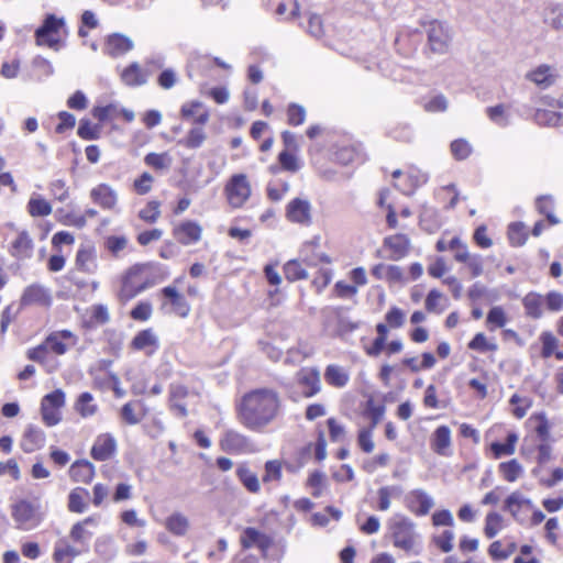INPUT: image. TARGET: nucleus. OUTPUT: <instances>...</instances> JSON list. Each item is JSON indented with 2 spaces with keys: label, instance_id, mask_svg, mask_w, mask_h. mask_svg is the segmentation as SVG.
Masks as SVG:
<instances>
[{
  "label": "nucleus",
  "instance_id": "49530a36",
  "mask_svg": "<svg viewBox=\"0 0 563 563\" xmlns=\"http://www.w3.org/2000/svg\"><path fill=\"white\" fill-rule=\"evenodd\" d=\"M306 110L298 103H290L287 108V122L290 125L297 126L305 122Z\"/></svg>",
  "mask_w": 563,
  "mask_h": 563
},
{
  "label": "nucleus",
  "instance_id": "5fc2aeb1",
  "mask_svg": "<svg viewBox=\"0 0 563 563\" xmlns=\"http://www.w3.org/2000/svg\"><path fill=\"white\" fill-rule=\"evenodd\" d=\"M161 203L158 201L152 200L147 203V206L140 211V218L148 223H154L158 219Z\"/></svg>",
  "mask_w": 563,
  "mask_h": 563
},
{
  "label": "nucleus",
  "instance_id": "1a4fd4ad",
  "mask_svg": "<svg viewBox=\"0 0 563 563\" xmlns=\"http://www.w3.org/2000/svg\"><path fill=\"white\" fill-rule=\"evenodd\" d=\"M52 302V297L44 286L40 284H32L27 286L20 299L21 308L38 305V306H49Z\"/></svg>",
  "mask_w": 563,
  "mask_h": 563
},
{
  "label": "nucleus",
  "instance_id": "4c0bfd02",
  "mask_svg": "<svg viewBox=\"0 0 563 563\" xmlns=\"http://www.w3.org/2000/svg\"><path fill=\"white\" fill-rule=\"evenodd\" d=\"M499 472L507 482H515L520 477L523 470L520 463L516 459H512L508 462L500 463Z\"/></svg>",
  "mask_w": 563,
  "mask_h": 563
},
{
  "label": "nucleus",
  "instance_id": "4d7b16f0",
  "mask_svg": "<svg viewBox=\"0 0 563 563\" xmlns=\"http://www.w3.org/2000/svg\"><path fill=\"white\" fill-rule=\"evenodd\" d=\"M501 516L497 512H489L486 516L484 532L487 538L492 539L498 533V527L501 522Z\"/></svg>",
  "mask_w": 563,
  "mask_h": 563
},
{
  "label": "nucleus",
  "instance_id": "b1692460",
  "mask_svg": "<svg viewBox=\"0 0 563 563\" xmlns=\"http://www.w3.org/2000/svg\"><path fill=\"white\" fill-rule=\"evenodd\" d=\"M166 529L174 536L184 537L189 530V520L181 512H174L166 518Z\"/></svg>",
  "mask_w": 563,
  "mask_h": 563
},
{
  "label": "nucleus",
  "instance_id": "a878e982",
  "mask_svg": "<svg viewBox=\"0 0 563 563\" xmlns=\"http://www.w3.org/2000/svg\"><path fill=\"white\" fill-rule=\"evenodd\" d=\"M451 445V430L446 426H440L433 433L432 448L440 455L445 454V450Z\"/></svg>",
  "mask_w": 563,
  "mask_h": 563
},
{
  "label": "nucleus",
  "instance_id": "9d476101",
  "mask_svg": "<svg viewBox=\"0 0 563 563\" xmlns=\"http://www.w3.org/2000/svg\"><path fill=\"white\" fill-rule=\"evenodd\" d=\"M202 228L198 222L187 220L174 228V238L183 245L197 243L201 239Z\"/></svg>",
  "mask_w": 563,
  "mask_h": 563
},
{
  "label": "nucleus",
  "instance_id": "c9c22d12",
  "mask_svg": "<svg viewBox=\"0 0 563 563\" xmlns=\"http://www.w3.org/2000/svg\"><path fill=\"white\" fill-rule=\"evenodd\" d=\"M131 345L137 351L144 350L147 346H156L157 338L152 329L142 330L133 338Z\"/></svg>",
  "mask_w": 563,
  "mask_h": 563
},
{
  "label": "nucleus",
  "instance_id": "bf43d9fd",
  "mask_svg": "<svg viewBox=\"0 0 563 563\" xmlns=\"http://www.w3.org/2000/svg\"><path fill=\"white\" fill-rule=\"evenodd\" d=\"M261 531H258L256 528L247 527L243 530V533L241 536V545L244 549H250L252 547H255L257 543V540L261 536Z\"/></svg>",
  "mask_w": 563,
  "mask_h": 563
},
{
  "label": "nucleus",
  "instance_id": "de8ad7c7",
  "mask_svg": "<svg viewBox=\"0 0 563 563\" xmlns=\"http://www.w3.org/2000/svg\"><path fill=\"white\" fill-rule=\"evenodd\" d=\"M451 153L454 158L463 161L471 155L472 146L466 140L457 139L451 143Z\"/></svg>",
  "mask_w": 563,
  "mask_h": 563
},
{
  "label": "nucleus",
  "instance_id": "69168bd1",
  "mask_svg": "<svg viewBox=\"0 0 563 563\" xmlns=\"http://www.w3.org/2000/svg\"><path fill=\"white\" fill-rule=\"evenodd\" d=\"M282 476V466L277 461H267L265 463V475L263 482L278 481Z\"/></svg>",
  "mask_w": 563,
  "mask_h": 563
},
{
  "label": "nucleus",
  "instance_id": "7ed1b4c3",
  "mask_svg": "<svg viewBox=\"0 0 563 563\" xmlns=\"http://www.w3.org/2000/svg\"><path fill=\"white\" fill-rule=\"evenodd\" d=\"M12 518L16 527L22 530H31L40 525L42 515L40 504L21 499L12 506Z\"/></svg>",
  "mask_w": 563,
  "mask_h": 563
},
{
  "label": "nucleus",
  "instance_id": "3c124183",
  "mask_svg": "<svg viewBox=\"0 0 563 563\" xmlns=\"http://www.w3.org/2000/svg\"><path fill=\"white\" fill-rule=\"evenodd\" d=\"M65 404V394L62 389H56L47 395H45L42 399V407H49L54 409H59Z\"/></svg>",
  "mask_w": 563,
  "mask_h": 563
},
{
  "label": "nucleus",
  "instance_id": "09e8293b",
  "mask_svg": "<svg viewBox=\"0 0 563 563\" xmlns=\"http://www.w3.org/2000/svg\"><path fill=\"white\" fill-rule=\"evenodd\" d=\"M384 412H385V407L383 405L376 406L374 404L373 399H369L366 401L365 413L371 419V426H369L371 429H374L379 423V421L382 420V418L384 416Z\"/></svg>",
  "mask_w": 563,
  "mask_h": 563
},
{
  "label": "nucleus",
  "instance_id": "5701e85b",
  "mask_svg": "<svg viewBox=\"0 0 563 563\" xmlns=\"http://www.w3.org/2000/svg\"><path fill=\"white\" fill-rule=\"evenodd\" d=\"M84 550H79L66 541L60 540L55 544L53 560L56 563H73V560L78 556Z\"/></svg>",
  "mask_w": 563,
  "mask_h": 563
},
{
  "label": "nucleus",
  "instance_id": "4468645a",
  "mask_svg": "<svg viewBox=\"0 0 563 563\" xmlns=\"http://www.w3.org/2000/svg\"><path fill=\"white\" fill-rule=\"evenodd\" d=\"M151 75L148 69H142L137 62L131 63L121 73V80L128 87H140L147 82Z\"/></svg>",
  "mask_w": 563,
  "mask_h": 563
},
{
  "label": "nucleus",
  "instance_id": "473e14b6",
  "mask_svg": "<svg viewBox=\"0 0 563 563\" xmlns=\"http://www.w3.org/2000/svg\"><path fill=\"white\" fill-rule=\"evenodd\" d=\"M324 378L331 386L344 387L349 382V375L338 365H329L324 372Z\"/></svg>",
  "mask_w": 563,
  "mask_h": 563
},
{
  "label": "nucleus",
  "instance_id": "ea45409f",
  "mask_svg": "<svg viewBox=\"0 0 563 563\" xmlns=\"http://www.w3.org/2000/svg\"><path fill=\"white\" fill-rule=\"evenodd\" d=\"M508 239L512 246H522L526 243L528 234L522 222H514L509 225Z\"/></svg>",
  "mask_w": 563,
  "mask_h": 563
},
{
  "label": "nucleus",
  "instance_id": "39448f33",
  "mask_svg": "<svg viewBox=\"0 0 563 563\" xmlns=\"http://www.w3.org/2000/svg\"><path fill=\"white\" fill-rule=\"evenodd\" d=\"M427 26L428 44L437 54H445L449 51L452 35L445 22L433 20Z\"/></svg>",
  "mask_w": 563,
  "mask_h": 563
},
{
  "label": "nucleus",
  "instance_id": "20e7f679",
  "mask_svg": "<svg viewBox=\"0 0 563 563\" xmlns=\"http://www.w3.org/2000/svg\"><path fill=\"white\" fill-rule=\"evenodd\" d=\"M150 264H136L128 269L125 275L122 278V285L118 292V298L121 302H126L134 298L140 292L144 291L146 288L151 287L153 284L150 282H143L140 284H135L133 279L142 274Z\"/></svg>",
  "mask_w": 563,
  "mask_h": 563
},
{
  "label": "nucleus",
  "instance_id": "a18cd8bd",
  "mask_svg": "<svg viewBox=\"0 0 563 563\" xmlns=\"http://www.w3.org/2000/svg\"><path fill=\"white\" fill-rule=\"evenodd\" d=\"M486 114L490 121H493L499 126H507L509 124V119L508 115L506 114L504 104L488 107L486 109Z\"/></svg>",
  "mask_w": 563,
  "mask_h": 563
},
{
  "label": "nucleus",
  "instance_id": "f257e3e1",
  "mask_svg": "<svg viewBox=\"0 0 563 563\" xmlns=\"http://www.w3.org/2000/svg\"><path fill=\"white\" fill-rule=\"evenodd\" d=\"M280 407L282 400L275 389H253L242 397L239 408L240 421L247 429L260 431L276 419Z\"/></svg>",
  "mask_w": 563,
  "mask_h": 563
},
{
  "label": "nucleus",
  "instance_id": "393cba45",
  "mask_svg": "<svg viewBox=\"0 0 563 563\" xmlns=\"http://www.w3.org/2000/svg\"><path fill=\"white\" fill-rule=\"evenodd\" d=\"M96 253L92 246L81 247L76 255V266L85 273H92L96 268Z\"/></svg>",
  "mask_w": 563,
  "mask_h": 563
},
{
  "label": "nucleus",
  "instance_id": "c85d7f7f",
  "mask_svg": "<svg viewBox=\"0 0 563 563\" xmlns=\"http://www.w3.org/2000/svg\"><path fill=\"white\" fill-rule=\"evenodd\" d=\"M236 476L243 486L253 494L260 492V482L256 474L252 473L245 464L236 468Z\"/></svg>",
  "mask_w": 563,
  "mask_h": 563
},
{
  "label": "nucleus",
  "instance_id": "58836bf2",
  "mask_svg": "<svg viewBox=\"0 0 563 563\" xmlns=\"http://www.w3.org/2000/svg\"><path fill=\"white\" fill-rule=\"evenodd\" d=\"M144 162L156 170H167L170 167L172 158L167 153H148L144 157Z\"/></svg>",
  "mask_w": 563,
  "mask_h": 563
},
{
  "label": "nucleus",
  "instance_id": "ddd939ff",
  "mask_svg": "<svg viewBox=\"0 0 563 563\" xmlns=\"http://www.w3.org/2000/svg\"><path fill=\"white\" fill-rule=\"evenodd\" d=\"M115 449V439L111 434L104 433L97 438L90 454L96 461H107L114 454Z\"/></svg>",
  "mask_w": 563,
  "mask_h": 563
},
{
  "label": "nucleus",
  "instance_id": "680f3d73",
  "mask_svg": "<svg viewBox=\"0 0 563 563\" xmlns=\"http://www.w3.org/2000/svg\"><path fill=\"white\" fill-rule=\"evenodd\" d=\"M152 314V305L150 302H139L130 312V316L134 320L146 321Z\"/></svg>",
  "mask_w": 563,
  "mask_h": 563
},
{
  "label": "nucleus",
  "instance_id": "cd10ccee",
  "mask_svg": "<svg viewBox=\"0 0 563 563\" xmlns=\"http://www.w3.org/2000/svg\"><path fill=\"white\" fill-rule=\"evenodd\" d=\"M518 441V435L515 432H509L506 438V442H493L490 444V450L495 456V459H499L503 455H511L516 450V442Z\"/></svg>",
  "mask_w": 563,
  "mask_h": 563
},
{
  "label": "nucleus",
  "instance_id": "4be33fe9",
  "mask_svg": "<svg viewBox=\"0 0 563 563\" xmlns=\"http://www.w3.org/2000/svg\"><path fill=\"white\" fill-rule=\"evenodd\" d=\"M33 251V241L26 231L19 233L12 243L11 254L18 258H30Z\"/></svg>",
  "mask_w": 563,
  "mask_h": 563
},
{
  "label": "nucleus",
  "instance_id": "f03ea898",
  "mask_svg": "<svg viewBox=\"0 0 563 563\" xmlns=\"http://www.w3.org/2000/svg\"><path fill=\"white\" fill-rule=\"evenodd\" d=\"M388 527L394 547L401 549L406 553L420 554V536L416 531V525L412 520L402 515H395L389 520Z\"/></svg>",
  "mask_w": 563,
  "mask_h": 563
},
{
  "label": "nucleus",
  "instance_id": "864d4df0",
  "mask_svg": "<svg viewBox=\"0 0 563 563\" xmlns=\"http://www.w3.org/2000/svg\"><path fill=\"white\" fill-rule=\"evenodd\" d=\"M540 339L542 342V357L548 358L555 352L559 341L551 332H543Z\"/></svg>",
  "mask_w": 563,
  "mask_h": 563
},
{
  "label": "nucleus",
  "instance_id": "7c9ffc66",
  "mask_svg": "<svg viewBox=\"0 0 563 563\" xmlns=\"http://www.w3.org/2000/svg\"><path fill=\"white\" fill-rule=\"evenodd\" d=\"M299 383L306 387L303 390L306 397H312L320 391V376L316 369L303 373L299 378Z\"/></svg>",
  "mask_w": 563,
  "mask_h": 563
},
{
  "label": "nucleus",
  "instance_id": "338daca9",
  "mask_svg": "<svg viewBox=\"0 0 563 563\" xmlns=\"http://www.w3.org/2000/svg\"><path fill=\"white\" fill-rule=\"evenodd\" d=\"M177 81V75L172 68L164 69L157 77V84L163 89H170Z\"/></svg>",
  "mask_w": 563,
  "mask_h": 563
},
{
  "label": "nucleus",
  "instance_id": "bb28decb",
  "mask_svg": "<svg viewBox=\"0 0 563 563\" xmlns=\"http://www.w3.org/2000/svg\"><path fill=\"white\" fill-rule=\"evenodd\" d=\"M527 316L539 319L542 316L543 298L537 292H529L522 299Z\"/></svg>",
  "mask_w": 563,
  "mask_h": 563
},
{
  "label": "nucleus",
  "instance_id": "603ef678",
  "mask_svg": "<svg viewBox=\"0 0 563 563\" xmlns=\"http://www.w3.org/2000/svg\"><path fill=\"white\" fill-rule=\"evenodd\" d=\"M468 349L486 352V351H496L497 345L495 343H488L484 333L479 332L475 334V336L470 341Z\"/></svg>",
  "mask_w": 563,
  "mask_h": 563
},
{
  "label": "nucleus",
  "instance_id": "6ab92c4d",
  "mask_svg": "<svg viewBox=\"0 0 563 563\" xmlns=\"http://www.w3.org/2000/svg\"><path fill=\"white\" fill-rule=\"evenodd\" d=\"M409 507L419 516L427 515L433 507V499L422 489H415L408 496Z\"/></svg>",
  "mask_w": 563,
  "mask_h": 563
},
{
  "label": "nucleus",
  "instance_id": "f8f14e48",
  "mask_svg": "<svg viewBox=\"0 0 563 563\" xmlns=\"http://www.w3.org/2000/svg\"><path fill=\"white\" fill-rule=\"evenodd\" d=\"M45 440L46 435L41 428L34 424H29L23 432L20 441V448L25 453H32L42 449L45 444Z\"/></svg>",
  "mask_w": 563,
  "mask_h": 563
},
{
  "label": "nucleus",
  "instance_id": "e2e57ef3",
  "mask_svg": "<svg viewBox=\"0 0 563 563\" xmlns=\"http://www.w3.org/2000/svg\"><path fill=\"white\" fill-rule=\"evenodd\" d=\"M454 533L451 530H444L441 536L434 537L433 542L444 553L453 549Z\"/></svg>",
  "mask_w": 563,
  "mask_h": 563
},
{
  "label": "nucleus",
  "instance_id": "052dcab7",
  "mask_svg": "<svg viewBox=\"0 0 563 563\" xmlns=\"http://www.w3.org/2000/svg\"><path fill=\"white\" fill-rule=\"evenodd\" d=\"M47 350H52L57 355H63L67 351L66 344L60 339L59 334L51 333L44 341Z\"/></svg>",
  "mask_w": 563,
  "mask_h": 563
},
{
  "label": "nucleus",
  "instance_id": "a19ab883",
  "mask_svg": "<svg viewBox=\"0 0 563 563\" xmlns=\"http://www.w3.org/2000/svg\"><path fill=\"white\" fill-rule=\"evenodd\" d=\"M32 217H46L52 212V206L43 198H32L27 203Z\"/></svg>",
  "mask_w": 563,
  "mask_h": 563
},
{
  "label": "nucleus",
  "instance_id": "79ce46f5",
  "mask_svg": "<svg viewBox=\"0 0 563 563\" xmlns=\"http://www.w3.org/2000/svg\"><path fill=\"white\" fill-rule=\"evenodd\" d=\"M515 506H527L529 508H533L532 501L517 492L510 494L505 500V509L510 511L514 517L517 516V510L514 508Z\"/></svg>",
  "mask_w": 563,
  "mask_h": 563
},
{
  "label": "nucleus",
  "instance_id": "2f4dec72",
  "mask_svg": "<svg viewBox=\"0 0 563 563\" xmlns=\"http://www.w3.org/2000/svg\"><path fill=\"white\" fill-rule=\"evenodd\" d=\"M296 152L282 151L278 154V163L280 168L286 172L296 173L300 169V163L295 155ZM279 169L277 166H272L271 170L276 173Z\"/></svg>",
  "mask_w": 563,
  "mask_h": 563
},
{
  "label": "nucleus",
  "instance_id": "774afa93",
  "mask_svg": "<svg viewBox=\"0 0 563 563\" xmlns=\"http://www.w3.org/2000/svg\"><path fill=\"white\" fill-rule=\"evenodd\" d=\"M545 303L549 310L560 311L563 309V295L559 291H550L545 296Z\"/></svg>",
  "mask_w": 563,
  "mask_h": 563
},
{
  "label": "nucleus",
  "instance_id": "c756f323",
  "mask_svg": "<svg viewBox=\"0 0 563 563\" xmlns=\"http://www.w3.org/2000/svg\"><path fill=\"white\" fill-rule=\"evenodd\" d=\"M207 139V134L201 126H195L189 130L186 137L178 140V144L190 150H196L202 146Z\"/></svg>",
  "mask_w": 563,
  "mask_h": 563
},
{
  "label": "nucleus",
  "instance_id": "0e129e2a",
  "mask_svg": "<svg viewBox=\"0 0 563 563\" xmlns=\"http://www.w3.org/2000/svg\"><path fill=\"white\" fill-rule=\"evenodd\" d=\"M59 123L56 125L55 131L58 134H63L66 130H70L76 124L75 115L67 111H60L58 113Z\"/></svg>",
  "mask_w": 563,
  "mask_h": 563
},
{
  "label": "nucleus",
  "instance_id": "6e6552de",
  "mask_svg": "<svg viewBox=\"0 0 563 563\" xmlns=\"http://www.w3.org/2000/svg\"><path fill=\"white\" fill-rule=\"evenodd\" d=\"M286 218L294 223L310 225L311 203L307 199L295 198L286 207Z\"/></svg>",
  "mask_w": 563,
  "mask_h": 563
},
{
  "label": "nucleus",
  "instance_id": "8fccbe9b",
  "mask_svg": "<svg viewBox=\"0 0 563 563\" xmlns=\"http://www.w3.org/2000/svg\"><path fill=\"white\" fill-rule=\"evenodd\" d=\"M544 23L555 31H563V10L558 7L549 9L544 16Z\"/></svg>",
  "mask_w": 563,
  "mask_h": 563
},
{
  "label": "nucleus",
  "instance_id": "13d9d810",
  "mask_svg": "<svg viewBox=\"0 0 563 563\" xmlns=\"http://www.w3.org/2000/svg\"><path fill=\"white\" fill-rule=\"evenodd\" d=\"M515 550H516L515 543H511V550H503L501 542L494 541L488 548V553L494 560L499 561V560L508 559L514 553Z\"/></svg>",
  "mask_w": 563,
  "mask_h": 563
},
{
  "label": "nucleus",
  "instance_id": "dca6fc26",
  "mask_svg": "<svg viewBox=\"0 0 563 563\" xmlns=\"http://www.w3.org/2000/svg\"><path fill=\"white\" fill-rule=\"evenodd\" d=\"M90 197L93 202L98 203L103 209H112L118 200L115 191L107 184H100L92 188Z\"/></svg>",
  "mask_w": 563,
  "mask_h": 563
},
{
  "label": "nucleus",
  "instance_id": "0eeeda50",
  "mask_svg": "<svg viewBox=\"0 0 563 563\" xmlns=\"http://www.w3.org/2000/svg\"><path fill=\"white\" fill-rule=\"evenodd\" d=\"M224 190L228 201L233 208H241L251 196V186L244 174L233 175Z\"/></svg>",
  "mask_w": 563,
  "mask_h": 563
},
{
  "label": "nucleus",
  "instance_id": "e433bc0d",
  "mask_svg": "<svg viewBox=\"0 0 563 563\" xmlns=\"http://www.w3.org/2000/svg\"><path fill=\"white\" fill-rule=\"evenodd\" d=\"M284 274L287 280L296 282L306 279L308 277L307 271L302 267L301 263L297 260L288 261L284 265Z\"/></svg>",
  "mask_w": 563,
  "mask_h": 563
},
{
  "label": "nucleus",
  "instance_id": "a211bd4d",
  "mask_svg": "<svg viewBox=\"0 0 563 563\" xmlns=\"http://www.w3.org/2000/svg\"><path fill=\"white\" fill-rule=\"evenodd\" d=\"M133 48V42L130 37L114 33L108 36L106 49L107 53L112 57H118L131 51Z\"/></svg>",
  "mask_w": 563,
  "mask_h": 563
},
{
  "label": "nucleus",
  "instance_id": "f704fd0d",
  "mask_svg": "<svg viewBox=\"0 0 563 563\" xmlns=\"http://www.w3.org/2000/svg\"><path fill=\"white\" fill-rule=\"evenodd\" d=\"M85 496H89V492L85 488L77 487L73 489L68 496V509L71 512L81 514L86 509Z\"/></svg>",
  "mask_w": 563,
  "mask_h": 563
},
{
  "label": "nucleus",
  "instance_id": "423d86ee",
  "mask_svg": "<svg viewBox=\"0 0 563 563\" xmlns=\"http://www.w3.org/2000/svg\"><path fill=\"white\" fill-rule=\"evenodd\" d=\"M65 25L63 18L55 14H47L40 27L35 31V40L37 45H47L55 51L58 49L60 41L54 37L55 34Z\"/></svg>",
  "mask_w": 563,
  "mask_h": 563
},
{
  "label": "nucleus",
  "instance_id": "9b49d317",
  "mask_svg": "<svg viewBox=\"0 0 563 563\" xmlns=\"http://www.w3.org/2000/svg\"><path fill=\"white\" fill-rule=\"evenodd\" d=\"M383 246L390 250L387 258L391 261H399L407 256L410 251V239L402 233L386 236L383 241Z\"/></svg>",
  "mask_w": 563,
  "mask_h": 563
},
{
  "label": "nucleus",
  "instance_id": "72a5a7b5",
  "mask_svg": "<svg viewBox=\"0 0 563 563\" xmlns=\"http://www.w3.org/2000/svg\"><path fill=\"white\" fill-rule=\"evenodd\" d=\"M534 121L539 125L559 126L563 123V114L551 110L538 109Z\"/></svg>",
  "mask_w": 563,
  "mask_h": 563
},
{
  "label": "nucleus",
  "instance_id": "aec40b11",
  "mask_svg": "<svg viewBox=\"0 0 563 563\" xmlns=\"http://www.w3.org/2000/svg\"><path fill=\"white\" fill-rule=\"evenodd\" d=\"M69 475L74 482L90 483L95 476V465L87 460H79L71 464Z\"/></svg>",
  "mask_w": 563,
  "mask_h": 563
},
{
  "label": "nucleus",
  "instance_id": "6e6d98bb",
  "mask_svg": "<svg viewBox=\"0 0 563 563\" xmlns=\"http://www.w3.org/2000/svg\"><path fill=\"white\" fill-rule=\"evenodd\" d=\"M407 181H408L407 185H405L404 187H398V188L402 194L409 196V195H412L415 192V190L420 185H422L427 181V177L422 174L410 173V174H408Z\"/></svg>",
  "mask_w": 563,
  "mask_h": 563
},
{
  "label": "nucleus",
  "instance_id": "f3484780",
  "mask_svg": "<svg viewBox=\"0 0 563 563\" xmlns=\"http://www.w3.org/2000/svg\"><path fill=\"white\" fill-rule=\"evenodd\" d=\"M220 445L228 453H240L247 449L249 439L234 430H229L225 432Z\"/></svg>",
  "mask_w": 563,
  "mask_h": 563
},
{
  "label": "nucleus",
  "instance_id": "c03bdc74",
  "mask_svg": "<svg viewBox=\"0 0 563 563\" xmlns=\"http://www.w3.org/2000/svg\"><path fill=\"white\" fill-rule=\"evenodd\" d=\"M77 134L82 140H97L99 139L100 126L92 125V123L88 119H81L79 122Z\"/></svg>",
  "mask_w": 563,
  "mask_h": 563
},
{
  "label": "nucleus",
  "instance_id": "37998d69",
  "mask_svg": "<svg viewBox=\"0 0 563 563\" xmlns=\"http://www.w3.org/2000/svg\"><path fill=\"white\" fill-rule=\"evenodd\" d=\"M93 397L90 393L80 394L76 402V409L82 417L92 416L97 411V406L91 405Z\"/></svg>",
  "mask_w": 563,
  "mask_h": 563
},
{
  "label": "nucleus",
  "instance_id": "412c9836",
  "mask_svg": "<svg viewBox=\"0 0 563 563\" xmlns=\"http://www.w3.org/2000/svg\"><path fill=\"white\" fill-rule=\"evenodd\" d=\"M95 523V519L91 517L86 518L82 521L75 523L70 530L69 537L75 542L82 547L84 551L88 550L89 541L92 537V532L88 531L86 525Z\"/></svg>",
  "mask_w": 563,
  "mask_h": 563
},
{
  "label": "nucleus",
  "instance_id": "2eb2a0df",
  "mask_svg": "<svg viewBox=\"0 0 563 563\" xmlns=\"http://www.w3.org/2000/svg\"><path fill=\"white\" fill-rule=\"evenodd\" d=\"M161 292L172 305V311L175 314L180 318H186L189 314L190 306L188 301L174 286H166Z\"/></svg>",
  "mask_w": 563,
  "mask_h": 563
}]
</instances>
